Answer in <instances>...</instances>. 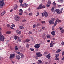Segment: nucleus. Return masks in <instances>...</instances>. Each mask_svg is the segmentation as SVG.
I'll use <instances>...</instances> for the list:
<instances>
[{
	"label": "nucleus",
	"instance_id": "obj_1",
	"mask_svg": "<svg viewBox=\"0 0 64 64\" xmlns=\"http://www.w3.org/2000/svg\"><path fill=\"white\" fill-rule=\"evenodd\" d=\"M5 39V37L3 36L2 34H1L0 36V41H2V42H4Z\"/></svg>",
	"mask_w": 64,
	"mask_h": 64
},
{
	"label": "nucleus",
	"instance_id": "obj_2",
	"mask_svg": "<svg viewBox=\"0 0 64 64\" xmlns=\"http://www.w3.org/2000/svg\"><path fill=\"white\" fill-rule=\"evenodd\" d=\"M4 4V0H0V6H3Z\"/></svg>",
	"mask_w": 64,
	"mask_h": 64
},
{
	"label": "nucleus",
	"instance_id": "obj_3",
	"mask_svg": "<svg viewBox=\"0 0 64 64\" xmlns=\"http://www.w3.org/2000/svg\"><path fill=\"white\" fill-rule=\"evenodd\" d=\"M14 18L15 20L16 21H18L19 20V16H18L16 15L14 16Z\"/></svg>",
	"mask_w": 64,
	"mask_h": 64
},
{
	"label": "nucleus",
	"instance_id": "obj_4",
	"mask_svg": "<svg viewBox=\"0 0 64 64\" xmlns=\"http://www.w3.org/2000/svg\"><path fill=\"white\" fill-rule=\"evenodd\" d=\"M15 54H10V56L9 57L10 59H13L15 56Z\"/></svg>",
	"mask_w": 64,
	"mask_h": 64
},
{
	"label": "nucleus",
	"instance_id": "obj_5",
	"mask_svg": "<svg viewBox=\"0 0 64 64\" xmlns=\"http://www.w3.org/2000/svg\"><path fill=\"white\" fill-rule=\"evenodd\" d=\"M57 21L56 20L55 21L54 24L53 26H52V30H54V27H55V26H56V25H57Z\"/></svg>",
	"mask_w": 64,
	"mask_h": 64
},
{
	"label": "nucleus",
	"instance_id": "obj_6",
	"mask_svg": "<svg viewBox=\"0 0 64 64\" xmlns=\"http://www.w3.org/2000/svg\"><path fill=\"white\" fill-rule=\"evenodd\" d=\"M36 57H41L42 55L41 54L40 52H38L36 53Z\"/></svg>",
	"mask_w": 64,
	"mask_h": 64
},
{
	"label": "nucleus",
	"instance_id": "obj_7",
	"mask_svg": "<svg viewBox=\"0 0 64 64\" xmlns=\"http://www.w3.org/2000/svg\"><path fill=\"white\" fill-rule=\"evenodd\" d=\"M55 12H57L58 14L61 13L60 12V10H59V9H57L54 10Z\"/></svg>",
	"mask_w": 64,
	"mask_h": 64
},
{
	"label": "nucleus",
	"instance_id": "obj_8",
	"mask_svg": "<svg viewBox=\"0 0 64 64\" xmlns=\"http://www.w3.org/2000/svg\"><path fill=\"white\" fill-rule=\"evenodd\" d=\"M40 44H37L35 45L34 47H35V48H36L38 49V48L40 47Z\"/></svg>",
	"mask_w": 64,
	"mask_h": 64
},
{
	"label": "nucleus",
	"instance_id": "obj_9",
	"mask_svg": "<svg viewBox=\"0 0 64 64\" xmlns=\"http://www.w3.org/2000/svg\"><path fill=\"white\" fill-rule=\"evenodd\" d=\"M44 16H45V17H47V16H48V13H47V12H44Z\"/></svg>",
	"mask_w": 64,
	"mask_h": 64
},
{
	"label": "nucleus",
	"instance_id": "obj_10",
	"mask_svg": "<svg viewBox=\"0 0 64 64\" xmlns=\"http://www.w3.org/2000/svg\"><path fill=\"white\" fill-rule=\"evenodd\" d=\"M42 4H41L39 6V7H38L37 8V10H39L40 9H42Z\"/></svg>",
	"mask_w": 64,
	"mask_h": 64
},
{
	"label": "nucleus",
	"instance_id": "obj_11",
	"mask_svg": "<svg viewBox=\"0 0 64 64\" xmlns=\"http://www.w3.org/2000/svg\"><path fill=\"white\" fill-rule=\"evenodd\" d=\"M27 6H28V4H24L22 5V7H24V8L27 7Z\"/></svg>",
	"mask_w": 64,
	"mask_h": 64
},
{
	"label": "nucleus",
	"instance_id": "obj_12",
	"mask_svg": "<svg viewBox=\"0 0 64 64\" xmlns=\"http://www.w3.org/2000/svg\"><path fill=\"white\" fill-rule=\"evenodd\" d=\"M16 59L18 60H20L21 58V57L19 55H17L16 56Z\"/></svg>",
	"mask_w": 64,
	"mask_h": 64
},
{
	"label": "nucleus",
	"instance_id": "obj_13",
	"mask_svg": "<svg viewBox=\"0 0 64 64\" xmlns=\"http://www.w3.org/2000/svg\"><path fill=\"white\" fill-rule=\"evenodd\" d=\"M50 54H49L46 56V57L48 59H50Z\"/></svg>",
	"mask_w": 64,
	"mask_h": 64
},
{
	"label": "nucleus",
	"instance_id": "obj_14",
	"mask_svg": "<svg viewBox=\"0 0 64 64\" xmlns=\"http://www.w3.org/2000/svg\"><path fill=\"white\" fill-rule=\"evenodd\" d=\"M60 29L61 31H62L61 32V33L62 34V33L64 32V30L63 29V28H60Z\"/></svg>",
	"mask_w": 64,
	"mask_h": 64
},
{
	"label": "nucleus",
	"instance_id": "obj_15",
	"mask_svg": "<svg viewBox=\"0 0 64 64\" xmlns=\"http://www.w3.org/2000/svg\"><path fill=\"white\" fill-rule=\"evenodd\" d=\"M49 23L51 24H53L54 23V22L52 20H50L49 21Z\"/></svg>",
	"mask_w": 64,
	"mask_h": 64
},
{
	"label": "nucleus",
	"instance_id": "obj_16",
	"mask_svg": "<svg viewBox=\"0 0 64 64\" xmlns=\"http://www.w3.org/2000/svg\"><path fill=\"white\" fill-rule=\"evenodd\" d=\"M60 51H61V50L60 49H58L56 51V53H58L59 52H60Z\"/></svg>",
	"mask_w": 64,
	"mask_h": 64
},
{
	"label": "nucleus",
	"instance_id": "obj_17",
	"mask_svg": "<svg viewBox=\"0 0 64 64\" xmlns=\"http://www.w3.org/2000/svg\"><path fill=\"white\" fill-rule=\"evenodd\" d=\"M42 37L44 40L46 39V36L44 35H43L42 36Z\"/></svg>",
	"mask_w": 64,
	"mask_h": 64
},
{
	"label": "nucleus",
	"instance_id": "obj_18",
	"mask_svg": "<svg viewBox=\"0 0 64 64\" xmlns=\"http://www.w3.org/2000/svg\"><path fill=\"white\" fill-rule=\"evenodd\" d=\"M19 28L20 29H24V27L22 26H20L19 27Z\"/></svg>",
	"mask_w": 64,
	"mask_h": 64
},
{
	"label": "nucleus",
	"instance_id": "obj_19",
	"mask_svg": "<svg viewBox=\"0 0 64 64\" xmlns=\"http://www.w3.org/2000/svg\"><path fill=\"white\" fill-rule=\"evenodd\" d=\"M55 32L53 31V32H51V34L52 35H53V36H54L55 35Z\"/></svg>",
	"mask_w": 64,
	"mask_h": 64
},
{
	"label": "nucleus",
	"instance_id": "obj_20",
	"mask_svg": "<svg viewBox=\"0 0 64 64\" xmlns=\"http://www.w3.org/2000/svg\"><path fill=\"white\" fill-rule=\"evenodd\" d=\"M6 13V12L5 11L4 12L2 13L1 14V16H3V15H4V14H5Z\"/></svg>",
	"mask_w": 64,
	"mask_h": 64
},
{
	"label": "nucleus",
	"instance_id": "obj_21",
	"mask_svg": "<svg viewBox=\"0 0 64 64\" xmlns=\"http://www.w3.org/2000/svg\"><path fill=\"white\" fill-rule=\"evenodd\" d=\"M11 33V32L10 31H8V32H6V34H10Z\"/></svg>",
	"mask_w": 64,
	"mask_h": 64
},
{
	"label": "nucleus",
	"instance_id": "obj_22",
	"mask_svg": "<svg viewBox=\"0 0 64 64\" xmlns=\"http://www.w3.org/2000/svg\"><path fill=\"white\" fill-rule=\"evenodd\" d=\"M59 56V54H56L55 55V57L56 58H57Z\"/></svg>",
	"mask_w": 64,
	"mask_h": 64
},
{
	"label": "nucleus",
	"instance_id": "obj_23",
	"mask_svg": "<svg viewBox=\"0 0 64 64\" xmlns=\"http://www.w3.org/2000/svg\"><path fill=\"white\" fill-rule=\"evenodd\" d=\"M58 2H61V3H62L63 2V0H58Z\"/></svg>",
	"mask_w": 64,
	"mask_h": 64
},
{
	"label": "nucleus",
	"instance_id": "obj_24",
	"mask_svg": "<svg viewBox=\"0 0 64 64\" xmlns=\"http://www.w3.org/2000/svg\"><path fill=\"white\" fill-rule=\"evenodd\" d=\"M54 46V45H53V44H52V42L50 44V47H53V46Z\"/></svg>",
	"mask_w": 64,
	"mask_h": 64
},
{
	"label": "nucleus",
	"instance_id": "obj_25",
	"mask_svg": "<svg viewBox=\"0 0 64 64\" xmlns=\"http://www.w3.org/2000/svg\"><path fill=\"white\" fill-rule=\"evenodd\" d=\"M14 49L15 50H18V47H17V46H16L14 47Z\"/></svg>",
	"mask_w": 64,
	"mask_h": 64
},
{
	"label": "nucleus",
	"instance_id": "obj_26",
	"mask_svg": "<svg viewBox=\"0 0 64 64\" xmlns=\"http://www.w3.org/2000/svg\"><path fill=\"white\" fill-rule=\"evenodd\" d=\"M19 11L20 13H23V10H22V9H21L20 10H19Z\"/></svg>",
	"mask_w": 64,
	"mask_h": 64
},
{
	"label": "nucleus",
	"instance_id": "obj_27",
	"mask_svg": "<svg viewBox=\"0 0 64 64\" xmlns=\"http://www.w3.org/2000/svg\"><path fill=\"white\" fill-rule=\"evenodd\" d=\"M38 26H41V25L40 24H37L36 25V27H38Z\"/></svg>",
	"mask_w": 64,
	"mask_h": 64
},
{
	"label": "nucleus",
	"instance_id": "obj_28",
	"mask_svg": "<svg viewBox=\"0 0 64 64\" xmlns=\"http://www.w3.org/2000/svg\"><path fill=\"white\" fill-rule=\"evenodd\" d=\"M29 41H30V40L28 39H27L26 40V42H29Z\"/></svg>",
	"mask_w": 64,
	"mask_h": 64
},
{
	"label": "nucleus",
	"instance_id": "obj_29",
	"mask_svg": "<svg viewBox=\"0 0 64 64\" xmlns=\"http://www.w3.org/2000/svg\"><path fill=\"white\" fill-rule=\"evenodd\" d=\"M18 38V36H15L14 37V39H15V40H16L17 38Z\"/></svg>",
	"mask_w": 64,
	"mask_h": 64
},
{
	"label": "nucleus",
	"instance_id": "obj_30",
	"mask_svg": "<svg viewBox=\"0 0 64 64\" xmlns=\"http://www.w3.org/2000/svg\"><path fill=\"white\" fill-rule=\"evenodd\" d=\"M46 37L47 38H50V36L49 35H47L46 36Z\"/></svg>",
	"mask_w": 64,
	"mask_h": 64
},
{
	"label": "nucleus",
	"instance_id": "obj_31",
	"mask_svg": "<svg viewBox=\"0 0 64 64\" xmlns=\"http://www.w3.org/2000/svg\"><path fill=\"white\" fill-rule=\"evenodd\" d=\"M52 4L54 6H55L56 5V3H55V2H54Z\"/></svg>",
	"mask_w": 64,
	"mask_h": 64
},
{
	"label": "nucleus",
	"instance_id": "obj_32",
	"mask_svg": "<svg viewBox=\"0 0 64 64\" xmlns=\"http://www.w3.org/2000/svg\"><path fill=\"white\" fill-rule=\"evenodd\" d=\"M17 7H18V6H16L14 8V10H16L17 9Z\"/></svg>",
	"mask_w": 64,
	"mask_h": 64
},
{
	"label": "nucleus",
	"instance_id": "obj_33",
	"mask_svg": "<svg viewBox=\"0 0 64 64\" xmlns=\"http://www.w3.org/2000/svg\"><path fill=\"white\" fill-rule=\"evenodd\" d=\"M54 7H52V12H54Z\"/></svg>",
	"mask_w": 64,
	"mask_h": 64
},
{
	"label": "nucleus",
	"instance_id": "obj_34",
	"mask_svg": "<svg viewBox=\"0 0 64 64\" xmlns=\"http://www.w3.org/2000/svg\"><path fill=\"white\" fill-rule=\"evenodd\" d=\"M48 4H51V1L49 0L48 2Z\"/></svg>",
	"mask_w": 64,
	"mask_h": 64
},
{
	"label": "nucleus",
	"instance_id": "obj_35",
	"mask_svg": "<svg viewBox=\"0 0 64 64\" xmlns=\"http://www.w3.org/2000/svg\"><path fill=\"white\" fill-rule=\"evenodd\" d=\"M33 27L34 28H35L36 27V26L35 25V24H34L33 25Z\"/></svg>",
	"mask_w": 64,
	"mask_h": 64
},
{
	"label": "nucleus",
	"instance_id": "obj_36",
	"mask_svg": "<svg viewBox=\"0 0 64 64\" xmlns=\"http://www.w3.org/2000/svg\"><path fill=\"white\" fill-rule=\"evenodd\" d=\"M41 23H42V24H44L45 23V22L44 21H42L41 22Z\"/></svg>",
	"mask_w": 64,
	"mask_h": 64
},
{
	"label": "nucleus",
	"instance_id": "obj_37",
	"mask_svg": "<svg viewBox=\"0 0 64 64\" xmlns=\"http://www.w3.org/2000/svg\"><path fill=\"white\" fill-rule=\"evenodd\" d=\"M42 30H46L45 27H42Z\"/></svg>",
	"mask_w": 64,
	"mask_h": 64
},
{
	"label": "nucleus",
	"instance_id": "obj_38",
	"mask_svg": "<svg viewBox=\"0 0 64 64\" xmlns=\"http://www.w3.org/2000/svg\"><path fill=\"white\" fill-rule=\"evenodd\" d=\"M56 21H57V22H58V23H59L60 22H61V20H58V21H57V20H56Z\"/></svg>",
	"mask_w": 64,
	"mask_h": 64
},
{
	"label": "nucleus",
	"instance_id": "obj_39",
	"mask_svg": "<svg viewBox=\"0 0 64 64\" xmlns=\"http://www.w3.org/2000/svg\"><path fill=\"white\" fill-rule=\"evenodd\" d=\"M26 47H27V48H29V44H26Z\"/></svg>",
	"mask_w": 64,
	"mask_h": 64
},
{
	"label": "nucleus",
	"instance_id": "obj_40",
	"mask_svg": "<svg viewBox=\"0 0 64 64\" xmlns=\"http://www.w3.org/2000/svg\"><path fill=\"white\" fill-rule=\"evenodd\" d=\"M44 55H46L48 54V52H44Z\"/></svg>",
	"mask_w": 64,
	"mask_h": 64
},
{
	"label": "nucleus",
	"instance_id": "obj_41",
	"mask_svg": "<svg viewBox=\"0 0 64 64\" xmlns=\"http://www.w3.org/2000/svg\"><path fill=\"white\" fill-rule=\"evenodd\" d=\"M7 27H8V28H10V25L9 24H8L7 25Z\"/></svg>",
	"mask_w": 64,
	"mask_h": 64
},
{
	"label": "nucleus",
	"instance_id": "obj_42",
	"mask_svg": "<svg viewBox=\"0 0 64 64\" xmlns=\"http://www.w3.org/2000/svg\"><path fill=\"white\" fill-rule=\"evenodd\" d=\"M18 34H21V31H19L18 32Z\"/></svg>",
	"mask_w": 64,
	"mask_h": 64
},
{
	"label": "nucleus",
	"instance_id": "obj_43",
	"mask_svg": "<svg viewBox=\"0 0 64 64\" xmlns=\"http://www.w3.org/2000/svg\"><path fill=\"white\" fill-rule=\"evenodd\" d=\"M28 15L29 16H31L32 15V12H30L28 14Z\"/></svg>",
	"mask_w": 64,
	"mask_h": 64
},
{
	"label": "nucleus",
	"instance_id": "obj_44",
	"mask_svg": "<svg viewBox=\"0 0 64 64\" xmlns=\"http://www.w3.org/2000/svg\"><path fill=\"white\" fill-rule=\"evenodd\" d=\"M46 6L47 7H50V4H46Z\"/></svg>",
	"mask_w": 64,
	"mask_h": 64
},
{
	"label": "nucleus",
	"instance_id": "obj_45",
	"mask_svg": "<svg viewBox=\"0 0 64 64\" xmlns=\"http://www.w3.org/2000/svg\"><path fill=\"white\" fill-rule=\"evenodd\" d=\"M30 50L32 51H34V50L33 48H30Z\"/></svg>",
	"mask_w": 64,
	"mask_h": 64
},
{
	"label": "nucleus",
	"instance_id": "obj_46",
	"mask_svg": "<svg viewBox=\"0 0 64 64\" xmlns=\"http://www.w3.org/2000/svg\"><path fill=\"white\" fill-rule=\"evenodd\" d=\"M19 2L20 3H22L23 2V0H19Z\"/></svg>",
	"mask_w": 64,
	"mask_h": 64
},
{
	"label": "nucleus",
	"instance_id": "obj_47",
	"mask_svg": "<svg viewBox=\"0 0 64 64\" xmlns=\"http://www.w3.org/2000/svg\"><path fill=\"white\" fill-rule=\"evenodd\" d=\"M39 14V12H38L37 13V15L36 16L37 17L38 15Z\"/></svg>",
	"mask_w": 64,
	"mask_h": 64
},
{
	"label": "nucleus",
	"instance_id": "obj_48",
	"mask_svg": "<svg viewBox=\"0 0 64 64\" xmlns=\"http://www.w3.org/2000/svg\"><path fill=\"white\" fill-rule=\"evenodd\" d=\"M63 10V8H61L60 10L61 11H60V13H62V11Z\"/></svg>",
	"mask_w": 64,
	"mask_h": 64
},
{
	"label": "nucleus",
	"instance_id": "obj_49",
	"mask_svg": "<svg viewBox=\"0 0 64 64\" xmlns=\"http://www.w3.org/2000/svg\"><path fill=\"white\" fill-rule=\"evenodd\" d=\"M10 28H11L13 30H14V28L11 27L10 26Z\"/></svg>",
	"mask_w": 64,
	"mask_h": 64
},
{
	"label": "nucleus",
	"instance_id": "obj_50",
	"mask_svg": "<svg viewBox=\"0 0 64 64\" xmlns=\"http://www.w3.org/2000/svg\"><path fill=\"white\" fill-rule=\"evenodd\" d=\"M61 44L62 45H63L64 44V42H62Z\"/></svg>",
	"mask_w": 64,
	"mask_h": 64
},
{
	"label": "nucleus",
	"instance_id": "obj_51",
	"mask_svg": "<svg viewBox=\"0 0 64 64\" xmlns=\"http://www.w3.org/2000/svg\"><path fill=\"white\" fill-rule=\"evenodd\" d=\"M38 61L40 63H42V62L41 60H38Z\"/></svg>",
	"mask_w": 64,
	"mask_h": 64
},
{
	"label": "nucleus",
	"instance_id": "obj_52",
	"mask_svg": "<svg viewBox=\"0 0 64 64\" xmlns=\"http://www.w3.org/2000/svg\"><path fill=\"white\" fill-rule=\"evenodd\" d=\"M11 26H12V27H15V26L14 24H12L11 25Z\"/></svg>",
	"mask_w": 64,
	"mask_h": 64
},
{
	"label": "nucleus",
	"instance_id": "obj_53",
	"mask_svg": "<svg viewBox=\"0 0 64 64\" xmlns=\"http://www.w3.org/2000/svg\"><path fill=\"white\" fill-rule=\"evenodd\" d=\"M45 7H46L44 5V6H42V8H45Z\"/></svg>",
	"mask_w": 64,
	"mask_h": 64
},
{
	"label": "nucleus",
	"instance_id": "obj_54",
	"mask_svg": "<svg viewBox=\"0 0 64 64\" xmlns=\"http://www.w3.org/2000/svg\"><path fill=\"white\" fill-rule=\"evenodd\" d=\"M55 60H59V58H57L55 59Z\"/></svg>",
	"mask_w": 64,
	"mask_h": 64
},
{
	"label": "nucleus",
	"instance_id": "obj_55",
	"mask_svg": "<svg viewBox=\"0 0 64 64\" xmlns=\"http://www.w3.org/2000/svg\"><path fill=\"white\" fill-rule=\"evenodd\" d=\"M52 21H54L55 20V18H53L52 19Z\"/></svg>",
	"mask_w": 64,
	"mask_h": 64
},
{
	"label": "nucleus",
	"instance_id": "obj_56",
	"mask_svg": "<svg viewBox=\"0 0 64 64\" xmlns=\"http://www.w3.org/2000/svg\"><path fill=\"white\" fill-rule=\"evenodd\" d=\"M32 32H29L28 34H32Z\"/></svg>",
	"mask_w": 64,
	"mask_h": 64
},
{
	"label": "nucleus",
	"instance_id": "obj_57",
	"mask_svg": "<svg viewBox=\"0 0 64 64\" xmlns=\"http://www.w3.org/2000/svg\"><path fill=\"white\" fill-rule=\"evenodd\" d=\"M18 55H20V56L21 55V53H20V52H19L18 53Z\"/></svg>",
	"mask_w": 64,
	"mask_h": 64
},
{
	"label": "nucleus",
	"instance_id": "obj_58",
	"mask_svg": "<svg viewBox=\"0 0 64 64\" xmlns=\"http://www.w3.org/2000/svg\"><path fill=\"white\" fill-rule=\"evenodd\" d=\"M18 40L19 42H20L21 41V39H20V38H18Z\"/></svg>",
	"mask_w": 64,
	"mask_h": 64
},
{
	"label": "nucleus",
	"instance_id": "obj_59",
	"mask_svg": "<svg viewBox=\"0 0 64 64\" xmlns=\"http://www.w3.org/2000/svg\"><path fill=\"white\" fill-rule=\"evenodd\" d=\"M19 30H16V33H18V32H19Z\"/></svg>",
	"mask_w": 64,
	"mask_h": 64
},
{
	"label": "nucleus",
	"instance_id": "obj_60",
	"mask_svg": "<svg viewBox=\"0 0 64 64\" xmlns=\"http://www.w3.org/2000/svg\"><path fill=\"white\" fill-rule=\"evenodd\" d=\"M64 55V52H63L62 54V56H63V55Z\"/></svg>",
	"mask_w": 64,
	"mask_h": 64
},
{
	"label": "nucleus",
	"instance_id": "obj_61",
	"mask_svg": "<svg viewBox=\"0 0 64 64\" xmlns=\"http://www.w3.org/2000/svg\"><path fill=\"white\" fill-rule=\"evenodd\" d=\"M19 14L20 15H21L22 14V13H19Z\"/></svg>",
	"mask_w": 64,
	"mask_h": 64
},
{
	"label": "nucleus",
	"instance_id": "obj_62",
	"mask_svg": "<svg viewBox=\"0 0 64 64\" xmlns=\"http://www.w3.org/2000/svg\"><path fill=\"white\" fill-rule=\"evenodd\" d=\"M24 57V55H23V54H22L21 55V57Z\"/></svg>",
	"mask_w": 64,
	"mask_h": 64
},
{
	"label": "nucleus",
	"instance_id": "obj_63",
	"mask_svg": "<svg viewBox=\"0 0 64 64\" xmlns=\"http://www.w3.org/2000/svg\"><path fill=\"white\" fill-rule=\"evenodd\" d=\"M25 21H26V20H22V22H25Z\"/></svg>",
	"mask_w": 64,
	"mask_h": 64
},
{
	"label": "nucleus",
	"instance_id": "obj_64",
	"mask_svg": "<svg viewBox=\"0 0 64 64\" xmlns=\"http://www.w3.org/2000/svg\"><path fill=\"white\" fill-rule=\"evenodd\" d=\"M47 42H50V40H48V41H47Z\"/></svg>",
	"mask_w": 64,
	"mask_h": 64
}]
</instances>
